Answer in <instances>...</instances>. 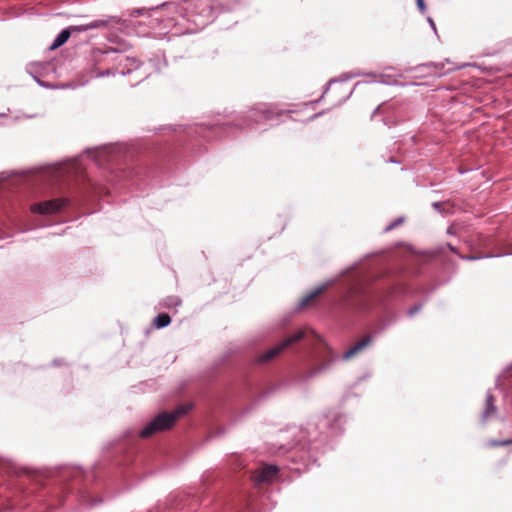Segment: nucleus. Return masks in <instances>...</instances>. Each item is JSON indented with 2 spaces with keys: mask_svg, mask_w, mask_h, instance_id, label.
Returning a JSON list of instances; mask_svg holds the SVG:
<instances>
[{
  "mask_svg": "<svg viewBox=\"0 0 512 512\" xmlns=\"http://www.w3.org/2000/svg\"><path fill=\"white\" fill-rule=\"evenodd\" d=\"M308 336H312L315 339H319L320 338L314 332V330H312L310 328L300 329L297 332H295L294 334H292L291 336H289L286 339H284L282 342H280L276 346L268 349L266 352L261 354L258 357V361L262 362V363L272 361L273 359L278 357L285 349L290 347L292 344H294V343H296V342L300 341L301 339H303L305 337H308Z\"/></svg>",
  "mask_w": 512,
  "mask_h": 512,
  "instance_id": "obj_3",
  "label": "nucleus"
},
{
  "mask_svg": "<svg viewBox=\"0 0 512 512\" xmlns=\"http://www.w3.org/2000/svg\"><path fill=\"white\" fill-rule=\"evenodd\" d=\"M278 474V468L274 465H266L255 472L253 480L257 483L272 482Z\"/></svg>",
  "mask_w": 512,
  "mask_h": 512,
  "instance_id": "obj_7",
  "label": "nucleus"
},
{
  "mask_svg": "<svg viewBox=\"0 0 512 512\" xmlns=\"http://www.w3.org/2000/svg\"><path fill=\"white\" fill-rule=\"evenodd\" d=\"M462 258H463V259H470V260L476 259V257H472V256H469V257L462 256Z\"/></svg>",
  "mask_w": 512,
  "mask_h": 512,
  "instance_id": "obj_17",
  "label": "nucleus"
},
{
  "mask_svg": "<svg viewBox=\"0 0 512 512\" xmlns=\"http://www.w3.org/2000/svg\"><path fill=\"white\" fill-rule=\"evenodd\" d=\"M124 23L125 21H123L121 18L117 16H108L102 19L93 20L87 24L70 26L61 31V33L56 37V39L53 41L49 49L53 51L63 46L68 41L73 32H84L98 28H110Z\"/></svg>",
  "mask_w": 512,
  "mask_h": 512,
  "instance_id": "obj_1",
  "label": "nucleus"
},
{
  "mask_svg": "<svg viewBox=\"0 0 512 512\" xmlns=\"http://www.w3.org/2000/svg\"><path fill=\"white\" fill-rule=\"evenodd\" d=\"M68 204L69 200L67 198H56L33 204L31 211L38 214H52L61 211Z\"/></svg>",
  "mask_w": 512,
  "mask_h": 512,
  "instance_id": "obj_5",
  "label": "nucleus"
},
{
  "mask_svg": "<svg viewBox=\"0 0 512 512\" xmlns=\"http://www.w3.org/2000/svg\"><path fill=\"white\" fill-rule=\"evenodd\" d=\"M192 408L191 404L178 406L173 412H163L156 416L141 432L142 438H148L157 432L170 429L175 422Z\"/></svg>",
  "mask_w": 512,
  "mask_h": 512,
  "instance_id": "obj_2",
  "label": "nucleus"
},
{
  "mask_svg": "<svg viewBox=\"0 0 512 512\" xmlns=\"http://www.w3.org/2000/svg\"><path fill=\"white\" fill-rule=\"evenodd\" d=\"M325 289H326L325 286H322V287H319V288L315 289L314 291H312L311 293H309L307 296H305L302 299L301 305L302 306L308 305L313 300H315L317 297H319L325 291Z\"/></svg>",
  "mask_w": 512,
  "mask_h": 512,
  "instance_id": "obj_9",
  "label": "nucleus"
},
{
  "mask_svg": "<svg viewBox=\"0 0 512 512\" xmlns=\"http://www.w3.org/2000/svg\"><path fill=\"white\" fill-rule=\"evenodd\" d=\"M371 294L370 280L367 276H359L355 278L347 291V298L354 305L359 307H365L367 305V299Z\"/></svg>",
  "mask_w": 512,
  "mask_h": 512,
  "instance_id": "obj_4",
  "label": "nucleus"
},
{
  "mask_svg": "<svg viewBox=\"0 0 512 512\" xmlns=\"http://www.w3.org/2000/svg\"><path fill=\"white\" fill-rule=\"evenodd\" d=\"M492 400H493L492 396H489L488 399H487V410H486V413H485L486 416H489L494 411V408L492 406Z\"/></svg>",
  "mask_w": 512,
  "mask_h": 512,
  "instance_id": "obj_12",
  "label": "nucleus"
},
{
  "mask_svg": "<svg viewBox=\"0 0 512 512\" xmlns=\"http://www.w3.org/2000/svg\"><path fill=\"white\" fill-rule=\"evenodd\" d=\"M372 342L371 335H366L363 339H361L359 342H357L354 346H352L350 349H348L344 355L343 358L345 360H349L356 356L358 353H360L362 350H364L366 347H368Z\"/></svg>",
  "mask_w": 512,
  "mask_h": 512,
  "instance_id": "obj_8",
  "label": "nucleus"
},
{
  "mask_svg": "<svg viewBox=\"0 0 512 512\" xmlns=\"http://www.w3.org/2000/svg\"><path fill=\"white\" fill-rule=\"evenodd\" d=\"M170 322H171L170 316L166 313H161L154 319L153 324L157 328H164V327L168 326L170 324Z\"/></svg>",
  "mask_w": 512,
  "mask_h": 512,
  "instance_id": "obj_10",
  "label": "nucleus"
},
{
  "mask_svg": "<svg viewBox=\"0 0 512 512\" xmlns=\"http://www.w3.org/2000/svg\"><path fill=\"white\" fill-rule=\"evenodd\" d=\"M403 222V219L399 218L392 222L389 226L386 227V231H391L395 227L399 226Z\"/></svg>",
  "mask_w": 512,
  "mask_h": 512,
  "instance_id": "obj_14",
  "label": "nucleus"
},
{
  "mask_svg": "<svg viewBox=\"0 0 512 512\" xmlns=\"http://www.w3.org/2000/svg\"><path fill=\"white\" fill-rule=\"evenodd\" d=\"M416 1H417L418 8L420 9L421 12H423L425 10L424 1L423 0H416Z\"/></svg>",
  "mask_w": 512,
  "mask_h": 512,
  "instance_id": "obj_15",
  "label": "nucleus"
},
{
  "mask_svg": "<svg viewBox=\"0 0 512 512\" xmlns=\"http://www.w3.org/2000/svg\"><path fill=\"white\" fill-rule=\"evenodd\" d=\"M251 112L256 122L269 121L283 114V112L276 107L266 104L256 106Z\"/></svg>",
  "mask_w": 512,
  "mask_h": 512,
  "instance_id": "obj_6",
  "label": "nucleus"
},
{
  "mask_svg": "<svg viewBox=\"0 0 512 512\" xmlns=\"http://www.w3.org/2000/svg\"><path fill=\"white\" fill-rule=\"evenodd\" d=\"M509 444H512V439L511 440L503 441L501 443H497V445H509Z\"/></svg>",
  "mask_w": 512,
  "mask_h": 512,
  "instance_id": "obj_16",
  "label": "nucleus"
},
{
  "mask_svg": "<svg viewBox=\"0 0 512 512\" xmlns=\"http://www.w3.org/2000/svg\"><path fill=\"white\" fill-rule=\"evenodd\" d=\"M450 250L453 252H456L455 248L453 246H449Z\"/></svg>",
  "mask_w": 512,
  "mask_h": 512,
  "instance_id": "obj_18",
  "label": "nucleus"
},
{
  "mask_svg": "<svg viewBox=\"0 0 512 512\" xmlns=\"http://www.w3.org/2000/svg\"><path fill=\"white\" fill-rule=\"evenodd\" d=\"M330 362H331V358H329V359L327 360V362H326V363L320 364V365H318V366H316V367L312 368V369L309 371V373H308V375H307V376H308V377H313V376H315L317 373H319L320 371H322L323 369H325V368L328 366V364H329Z\"/></svg>",
  "mask_w": 512,
  "mask_h": 512,
  "instance_id": "obj_11",
  "label": "nucleus"
},
{
  "mask_svg": "<svg viewBox=\"0 0 512 512\" xmlns=\"http://www.w3.org/2000/svg\"><path fill=\"white\" fill-rule=\"evenodd\" d=\"M149 12V10L147 9H134L131 11V16H139V15H144V14H147Z\"/></svg>",
  "mask_w": 512,
  "mask_h": 512,
  "instance_id": "obj_13",
  "label": "nucleus"
}]
</instances>
